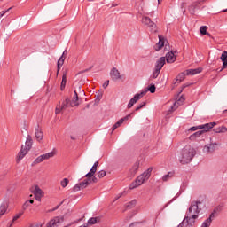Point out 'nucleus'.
I'll list each match as a JSON object with an SVG mask.
<instances>
[{
	"mask_svg": "<svg viewBox=\"0 0 227 227\" xmlns=\"http://www.w3.org/2000/svg\"><path fill=\"white\" fill-rule=\"evenodd\" d=\"M59 208V205L56 206L55 208H53L51 211L54 212L55 210H58Z\"/></svg>",
	"mask_w": 227,
	"mask_h": 227,
	"instance_id": "obj_62",
	"label": "nucleus"
},
{
	"mask_svg": "<svg viewBox=\"0 0 227 227\" xmlns=\"http://www.w3.org/2000/svg\"><path fill=\"white\" fill-rule=\"evenodd\" d=\"M192 223H194V220H189L187 216L184 217L183 222L179 224L180 227H192Z\"/></svg>",
	"mask_w": 227,
	"mask_h": 227,
	"instance_id": "obj_17",
	"label": "nucleus"
},
{
	"mask_svg": "<svg viewBox=\"0 0 227 227\" xmlns=\"http://www.w3.org/2000/svg\"><path fill=\"white\" fill-rule=\"evenodd\" d=\"M61 67L63 66L57 65V75H59V70H61Z\"/></svg>",
	"mask_w": 227,
	"mask_h": 227,
	"instance_id": "obj_59",
	"label": "nucleus"
},
{
	"mask_svg": "<svg viewBox=\"0 0 227 227\" xmlns=\"http://www.w3.org/2000/svg\"><path fill=\"white\" fill-rule=\"evenodd\" d=\"M155 85H151L148 87V91H150V93H155Z\"/></svg>",
	"mask_w": 227,
	"mask_h": 227,
	"instance_id": "obj_46",
	"label": "nucleus"
},
{
	"mask_svg": "<svg viewBox=\"0 0 227 227\" xmlns=\"http://www.w3.org/2000/svg\"><path fill=\"white\" fill-rule=\"evenodd\" d=\"M185 72H186V75H196V74H201V72H203V68L198 67L195 69H188Z\"/></svg>",
	"mask_w": 227,
	"mask_h": 227,
	"instance_id": "obj_18",
	"label": "nucleus"
},
{
	"mask_svg": "<svg viewBox=\"0 0 227 227\" xmlns=\"http://www.w3.org/2000/svg\"><path fill=\"white\" fill-rule=\"evenodd\" d=\"M6 210H8V204L7 203H2L0 206V217L2 215H4L6 214Z\"/></svg>",
	"mask_w": 227,
	"mask_h": 227,
	"instance_id": "obj_27",
	"label": "nucleus"
},
{
	"mask_svg": "<svg viewBox=\"0 0 227 227\" xmlns=\"http://www.w3.org/2000/svg\"><path fill=\"white\" fill-rule=\"evenodd\" d=\"M71 102H75V106H79V95L77 94V90H74V96L73 97V99Z\"/></svg>",
	"mask_w": 227,
	"mask_h": 227,
	"instance_id": "obj_35",
	"label": "nucleus"
},
{
	"mask_svg": "<svg viewBox=\"0 0 227 227\" xmlns=\"http://www.w3.org/2000/svg\"><path fill=\"white\" fill-rule=\"evenodd\" d=\"M185 102V97L181 96L178 100L174 103V106H171L172 111H175L178 106H182Z\"/></svg>",
	"mask_w": 227,
	"mask_h": 227,
	"instance_id": "obj_22",
	"label": "nucleus"
},
{
	"mask_svg": "<svg viewBox=\"0 0 227 227\" xmlns=\"http://www.w3.org/2000/svg\"><path fill=\"white\" fill-rule=\"evenodd\" d=\"M10 10H12V7H10L9 9H7L6 11H2V12H0V19H1L4 15H5L6 13H8V12H10Z\"/></svg>",
	"mask_w": 227,
	"mask_h": 227,
	"instance_id": "obj_49",
	"label": "nucleus"
},
{
	"mask_svg": "<svg viewBox=\"0 0 227 227\" xmlns=\"http://www.w3.org/2000/svg\"><path fill=\"white\" fill-rule=\"evenodd\" d=\"M160 74V69L154 68V71L153 73V79H157L159 77V74Z\"/></svg>",
	"mask_w": 227,
	"mask_h": 227,
	"instance_id": "obj_39",
	"label": "nucleus"
},
{
	"mask_svg": "<svg viewBox=\"0 0 227 227\" xmlns=\"http://www.w3.org/2000/svg\"><path fill=\"white\" fill-rule=\"evenodd\" d=\"M166 65V57H161L156 61L155 68L158 70H162V67Z\"/></svg>",
	"mask_w": 227,
	"mask_h": 227,
	"instance_id": "obj_16",
	"label": "nucleus"
},
{
	"mask_svg": "<svg viewBox=\"0 0 227 227\" xmlns=\"http://www.w3.org/2000/svg\"><path fill=\"white\" fill-rule=\"evenodd\" d=\"M152 171H153V168L150 167L142 175L137 177L136 181L130 184L129 189H136V187H139V185H143L145 180H148V178L152 176Z\"/></svg>",
	"mask_w": 227,
	"mask_h": 227,
	"instance_id": "obj_3",
	"label": "nucleus"
},
{
	"mask_svg": "<svg viewBox=\"0 0 227 227\" xmlns=\"http://www.w3.org/2000/svg\"><path fill=\"white\" fill-rule=\"evenodd\" d=\"M145 106H146V102H142L141 105H139L138 106H137L135 108V111H139L140 109H143V107H145Z\"/></svg>",
	"mask_w": 227,
	"mask_h": 227,
	"instance_id": "obj_44",
	"label": "nucleus"
},
{
	"mask_svg": "<svg viewBox=\"0 0 227 227\" xmlns=\"http://www.w3.org/2000/svg\"><path fill=\"white\" fill-rule=\"evenodd\" d=\"M221 60L227 59V51H223L220 57Z\"/></svg>",
	"mask_w": 227,
	"mask_h": 227,
	"instance_id": "obj_48",
	"label": "nucleus"
},
{
	"mask_svg": "<svg viewBox=\"0 0 227 227\" xmlns=\"http://www.w3.org/2000/svg\"><path fill=\"white\" fill-rule=\"evenodd\" d=\"M65 221V216H55L49 223H47L46 227H58V224Z\"/></svg>",
	"mask_w": 227,
	"mask_h": 227,
	"instance_id": "obj_8",
	"label": "nucleus"
},
{
	"mask_svg": "<svg viewBox=\"0 0 227 227\" xmlns=\"http://www.w3.org/2000/svg\"><path fill=\"white\" fill-rule=\"evenodd\" d=\"M76 105V102H71L68 98H66V100L62 103L60 109L61 111H65L67 107H75Z\"/></svg>",
	"mask_w": 227,
	"mask_h": 227,
	"instance_id": "obj_12",
	"label": "nucleus"
},
{
	"mask_svg": "<svg viewBox=\"0 0 227 227\" xmlns=\"http://www.w3.org/2000/svg\"><path fill=\"white\" fill-rule=\"evenodd\" d=\"M35 136L37 141H42V139H43V132L42 131L39 126H37V128L35 130Z\"/></svg>",
	"mask_w": 227,
	"mask_h": 227,
	"instance_id": "obj_19",
	"label": "nucleus"
},
{
	"mask_svg": "<svg viewBox=\"0 0 227 227\" xmlns=\"http://www.w3.org/2000/svg\"><path fill=\"white\" fill-rule=\"evenodd\" d=\"M196 8H200V2H194L189 6L188 10L191 15H194V13H196Z\"/></svg>",
	"mask_w": 227,
	"mask_h": 227,
	"instance_id": "obj_21",
	"label": "nucleus"
},
{
	"mask_svg": "<svg viewBox=\"0 0 227 227\" xmlns=\"http://www.w3.org/2000/svg\"><path fill=\"white\" fill-rule=\"evenodd\" d=\"M98 221V218H97V217H92V218H90L89 220H88V223H86V224H88V226H89V224H97V222Z\"/></svg>",
	"mask_w": 227,
	"mask_h": 227,
	"instance_id": "obj_37",
	"label": "nucleus"
},
{
	"mask_svg": "<svg viewBox=\"0 0 227 227\" xmlns=\"http://www.w3.org/2000/svg\"><path fill=\"white\" fill-rule=\"evenodd\" d=\"M43 155L42 154L35 160L34 164H40V162H43Z\"/></svg>",
	"mask_w": 227,
	"mask_h": 227,
	"instance_id": "obj_38",
	"label": "nucleus"
},
{
	"mask_svg": "<svg viewBox=\"0 0 227 227\" xmlns=\"http://www.w3.org/2000/svg\"><path fill=\"white\" fill-rule=\"evenodd\" d=\"M67 54H68V51H67V50H65L62 53L61 56H63L64 58H66Z\"/></svg>",
	"mask_w": 227,
	"mask_h": 227,
	"instance_id": "obj_60",
	"label": "nucleus"
},
{
	"mask_svg": "<svg viewBox=\"0 0 227 227\" xmlns=\"http://www.w3.org/2000/svg\"><path fill=\"white\" fill-rule=\"evenodd\" d=\"M205 207H207V202H205L203 200L192 201L186 213V217L192 221L198 219L200 212H201Z\"/></svg>",
	"mask_w": 227,
	"mask_h": 227,
	"instance_id": "obj_1",
	"label": "nucleus"
},
{
	"mask_svg": "<svg viewBox=\"0 0 227 227\" xmlns=\"http://www.w3.org/2000/svg\"><path fill=\"white\" fill-rule=\"evenodd\" d=\"M215 212H217V209H215V210L213 211V213L210 214V215H209V217H208V219H210V223H212V219H215V217H216Z\"/></svg>",
	"mask_w": 227,
	"mask_h": 227,
	"instance_id": "obj_43",
	"label": "nucleus"
},
{
	"mask_svg": "<svg viewBox=\"0 0 227 227\" xmlns=\"http://www.w3.org/2000/svg\"><path fill=\"white\" fill-rule=\"evenodd\" d=\"M217 146H219V144L217 142H212V138H210V144L204 146L203 152L204 153H214L217 150Z\"/></svg>",
	"mask_w": 227,
	"mask_h": 227,
	"instance_id": "obj_7",
	"label": "nucleus"
},
{
	"mask_svg": "<svg viewBox=\"0 0 227 227\" xmlns=\"http://www.w3.org/2000/svg\"><path fill=\"white\" fill-rule=\"evenodd\" d=\"M133 113L126 115L125 117L120 119L118 121H117V125L120 127L123 121H127V120H129V118H130V116H132Z\"/></svg>",
	"mask_w": 227,
	"mask_h": 227,
	"instance_id": "obj_30",
	"label": "nucleus"
},
{
	"mask_svg": "<svg viewBox=\"0 0 227 227\" xmlns=\"http://www.w3.org/2000/svg\"><path fill=\"white\" fill-rule=\"evenodd\" d=\"M90 182H92V184H97V182H98V180L97 179V177L92 176Z\"/></svg>",
	"mask_w": 227,
	"mask_h": 227,
	"instance_id": "obj_56",
	"label": "nucleus"
},
{
	"mask_svg": "<svg viewBox=\"0 0 227 227\" xmlns=\"http://www.w3.org/2000/svg\"><path fill=\"white\" fill-rule=\"evenodd\" d=\"M215 125H217V122H209L204 125H200V129H206L207 132H208V130H210V129H214Z\"/></svg>",
	"mask_w": 227,
	"mask_h": 227,
	"instance_id": "obj_23",
	"label": "nucleus"
},
{
	"mask_svg": "<svg viewBox=\"0 0 227 227\" xmlns=\"http://www.w3.org/2000/svg\"><path fill=\"white\" fill-rule=\"evenodd\" d=\"M196 155V150L191 145L184 146L178 156V160L180 164H189Z\"/></svg>",
	"mask_w": 227,
	"mask_h": 227,
	"instance_id": "obj_2",
	"label": "nucleus"
},
{
	"mask_svg": "<svg viewBox=\"0 0 227 227\" xmlns=\"http://www.w3.org/2000/svg\"><path fill=\"white\" fill-rule=\"evenodd\" d=\"M192 132H194L196 130H201V128H200V125L199 126H193L192 128H190V129Z\"/></svg>",
	"mask_w": 227,
	"mask_h": 227,
	"instance_id": "obj_47",
	"label": "nucleus"
},
{
	"mask_svg": "<svg viewBox=\"0 0 227 227\" xmlns=\"http://www.w3.org/2000/svg\"><path fill=\"white\" fill-rule=\"evenodd\" d=\"M207 29H208V27L207 26H202L200 28V35H207V36H210V33L207 32Z\"/></svg>",
	"mask_w": 227,
	"mask_h": 227,
	"instance_id": "obj_31",
	"label": "nucleus"
},
{
	"mask_svg": "<svg viewBox=\"0 0 227 227\" xmlns=\"http://www.w3.org/2000/svg\"><path fill=\"white\" fill-rule=\"evenodd\" d=\"M61 111H62V110H61V107H60V106H59V107L57 106L56 109H55L56 114H59V113H61Z\"/></svg>",
	"mask_w": 227,
	"mask_h": 227,
	"instance_id": "obj_53",
	"label": "nucleus"
},
{
	"mask_svg": "<svg viewBox=\"0 0 227 227\" xmlns=\"http://www.w3.org/2000/svg\"><path fill=\"white\" fill-rule=\"evenodd\" d=\"M27 152H29V149L27 147H24V145L21 146V150L19 153L17 162H20L24 157L27 154Z\"/></svg>",
	"mask_w": 227,
	"mask_h": 227,
	"instance_id": "obj_14",
	"label": "nucleus"
},
{
	"mask_svg": "<svg viewBox=\"0 0 227 227\" xmlns=\"http://www.w3.org/2000/svg\"><path fill=\"white\" fill-rule=\"evenodd\" d=\"M67 72H68V69H66L65 72H63L62 82L60 85L61 91H63V90H65V86H67Z\"/></svg>",
	"mask_w": 227,
	"mask_h": 227,
	"instance_id": "obj_24",
	"label": "nucleus"
},
{
	"mask_svg": "<svg viewBox=\"0 0 227 227\" xmlns=\"http://www.w3.org/2000/svg\"><path fill=\"white\" fill-rule=\"evenodd\" d=\"M203 134H207V130L197 131L189 137L190 141H196L200 137H203Z\"/></svg>",
	"mask_w": 227,
	"mask_h": 227,
	"instance_id": "obj_11",
	"label": "nucleus"
},
{
	"mask_svg": "<svg viewBox=\"0 0 227 227\" xmlns=\"http://www.w3.org/2000/svg\"><path fill=\"white\" fill-rule=\"evenodd\" d=\"M76 223H79V220H75L74 222H73V223H71L69 224H71V226H72V224H76Z\"/></svg>",
	"mask_w": 227,
	"mask_h": 227,
	"instance_id": "obj_63",
	"label": "nucleus"
},
{
	"mask_svg": "<svg viewBox=\"0 0 227 227\" xmlns=\"http://www.w3.org/2000/svg\"><path fill=\"white\" fill-rule=\"evenodd\" d=\"M185 6H187V4L185 2H183L180 5V8L184 14H185Z\"/></svg>",
	"mask_w": 227,
	"mask_h": 227,
	"instance_id": "obj_45",
	"label": "nucleus"
},
{
	"mask_svg": "<svg viewBox=\"0 0 227 227\" xmlns=\"http://www.w3.org/2000/svg\"><path fill=\"white\" fill-rule=\"evenodd\" d=\"M25 145V147L27 148V150H31V147L33 146V138L31 135H27Z\"/></svg>",
	"mask_w": 227,
	"mask_h": 227,
	"instance_id": "obj_25",
	"label": "nucleus"
},
{
	"mask_svg": "<svg viewBox=\"0 0 227 227\" xmlns=\"http://www.w3.org/2000/svg\"><path fill=\"white\" fill-rule=\"evenodd\" d=\"M22 215V213L17 214L13 218H12V223H15L17 219H19Z\"/></svg>",
	"mask_w": 227,
	"mask_h": 227,
	"instance_id": "obj_50",
	"label": "nucleus"
},
{
	"mask_svg": "<svg viewBox=\"0 0 227 227\" xmlns=\"http://www.w3.org/2000/svg\"><path fill=\"white\" fill-rule=\"evenodd\" d=\"M175 175V173L173 172H168V174H166L165 176H163L162 180L163 182H168V180H169V178H173V176Z\"/></svg>",
	"mask_w": 227,
	"mask_h": 227,
	"instance_id": "obj_33",
	"label": "nucleus"
},
{
	"mask_svg": "<svg viewBox=\"0 0 227 227\" xmlns=\"http://www.w3.org/2000/svg\"><path fill=\"white\" fill-rule=\"evenodd\" d=\"M139 161H137L134 165H133V167H132V168H131V171H132V173H134V175H136V173H137V170L139 169Z\"/></svg>",
	"mask_w": 227,
	"mask_h": 227,
	"instance_id": "obj_34",
	"label": "nucleus"
},
{
	"mask_svg": "<svg viewBox=\"0 0 227 227\" xmlns=\"http://www.w3.org/2000/svg\"><path fill=\"white\" fill-rule=\"evenodd\" d=\"M118 127H120V126H119L118 123L116 122V123L113 126V128H112V132H114L115 129H118Z\"/></svg>",
	"mask_w": 227,
	"mask_h": 227,
	"instance_id": "obj_55",
	"label": "nucleus"
},
{
	"mask_svg": "<svg viewBox=\"0 0 227 227\" xmlns=\"http://www.w3.org/2000/svg\"><path fill=\"white\" fill-rule=\"evenodd\" d=\"M54 155H56V152L52 151L51 153H47L45 154H43V159L44 160H47L49 159H52V157H54Z\"/></svg>",
	"mask_w": 227,
	"mask_h": 227,
	"instance_id": "obj_29",
	"label": "nucleus"
},
{
	"mask_svg": "<svg viewBox=\"0 0 227 227\" xmlns=\"http://www.w3.org/2000/svg\"><path fill=\"white\" fill-rule=\"evenodd\" d=\"M106 175V170H100L99 172H98V178H104Z\"/></svg>",
	"mask_w": 227,
	"mask_h": 227,
	"instance_id": "obj_42",
	"label": "nucleus"
},
{
	"mask_svg": "<svg viewBox=\"0 0 227 227\" xmlns=\"http://www.w3.org/2000/svg\"><path fill=\"white\" fill-rule=\"evenodd\" d=\"M137 201L136 200H131L130 202H129L128 204H126V208H128V210H130L131 208H134L135 205H137Z\"/></svg>",
	"mask_w": 227,
	"mask_h": 227,
	"instance_id": "obj_32",
	"label": "nucleus"
},
{
	"mask_svg": "<svg viewBox=\"0 0 227 227\" xmlns=\"http://www.w3.org/2000/svg\"><path fill=\"white\" fill-rule=\"evenodd\" d=\"M141 21H142V24H144V26H147L151 33H157L158 31L157 24L152 21V19H150V17L144 16Z\"/></svg>",
	"mask_w": 227,
	"mask_h": 227,
	"instance_id": "obj_4",
	"label": "nucleus"
},
{
	"mask_svg": "<svg viewBox=\"0 0 227 227\" xmlns=\"http://www.w3.org/2000/svg\"><path fill=\"white\" fill-rule=\"evenodd\" d=\"M165 61L167 63H175L176 61V56L173 51H169L166 54Z\"/></svg>",
	"mask_w": 227,
	"mask_h": 227,
	"instance_id": "obj_15",
	"label": "nucleus"
},
{
	"mask_svg": "<svg viewBox=\"0 0 227 227\" xmlns=\"http://www.w3.org/2000/svg\"><path fill=\"white\" fill-rule=\"evenodd\" d=\"M214 132H215V134H223L224 132H227V128H226V126H222V127L215 129Z\"/></svg>",
	"mask_w": 227,
	"mask_h": 227,
	"instance_id": "obj_28",
	"label": "nucleus"
},
{
	"mask_svg": "<svg viewBox=\"0 0 227 227\" xmlns=\"http://www.w3.org/2000/svg\"><path fill=\"white\" fill-rule=\"evenodd\" d=\"M70 181L68 180V178H64L62 181H61V183H60V185L62 186V187H67V185H68V183H69Z\"/></svg>",
	"mask_w": 227,
	"mask_h": 227,
	"instance_id": "obj_41",
	"label": "nucleus"
},
{
	"mask_svg": "<svg viewBox=\"0 0 227 227\" xmlns=\"http://www.w3.org/2000/svg\"><path fill=\"white\" fill-rule=\"evenodd\" d=\"M97 168H98V161H96L92 168H90V172H88L85 175V178H91L92 176H95V174L97 173Z\"/></svg>",
	"mask_w": 227,
	"mask_h": 227,
	"instance_id": "obj_13",
	"label": "nucleus"
},
{
	"mask_svg": "<svg viewBox=\"0 0 227 227\" xmlns=\"http://www.w3.org/2000/svg\"><path fill=\"white\" fill-rule=\"evenodd\" d=\"M159 42L155 44L154 49L155 51H159L160 49L166 45V39L162 35H158Z\"/></svg>",
	"mask_w": 227,
	"mask_h": 227,
	"instance_id": "obj_10",
	"label": "nucleus"
},
{
	"mask_svg": "<svg viewBox=\"0 0 227 227\" xmlns=\"http://www.w3.org/2000/svg\"><path fill=\"white\" fill-rule=\"evenodd\" d=\"M88 179H85V182H88V185H90V184H93V181H91V177H87Z\"/></svg>",
	"mask_w": 227,
	"mask_h": 227,
	"instance_id": "obj_57",
	"label": "nucleus"
},
{
	"mask_svg": "<svg viewBox=\"0 0 227 227\" xmlns=\"http://www.w3.org/2000/svg\"><path fill=\"white\" fill-rule=\"evenodd\" d=\"M123 196V192L120 193L119 197H117L115 200H120V198H121Z\"/></svg>",
	"mask_w": 227,
	"mask_h": 227,
	"instance_id": "obj_64",
	"label": "nucleus"
},
{
	"mask_svg": "<svg viewBox=\"0 0 227 227\" xmlns=\"http://www.w3.org/2000/svg\"><path fill=\"white\" fill-rule=\"evenodd\" d=\"M109 86V80H107L105 83H103V88L106 89Z\"/></svg>",
	"mask_w": 227,
	"mask_h": 227,
	"instance_id": "obj_58",
	"label": "nucleus"
},
{
	"mask_svg": "<svg viewBox=\"0 0 227 227\" xmlns=\"http://www.w3.org/2000/svg\"><path fill=\"white\" fill-rule=\"evenodd\" d=\"M185 75H187V73L185 72L180 73L176 78V82H174V84H176V82L180 84V82H182V81L185 79Z\"/></svg>",
	"mask_w": 227,
	"mask_h": 227,
	"instance_id": "obj_26",
	"label": "nucleus"
},
{
	"mask_svg": "<svg viewBox=\"0 0 227 227\" xmlns=\"http://www.w3.org/2000/svg\"><path fill=\"white\" fill-rule=\"evenodd\" d=\"M65 59H67V57L61 56L59 59L57 65H59V67H63V65L65 64Z\"/></svg>",
	"mask_w": 227,
	"mask_h": 227,
	"instance_id": "obj_36",
	"label": "nucleus"
},
{
	"mask_svg": "<svg viewBox=\"0 0 227 227\" xmlns=\"http://www.w3.org/2000/svg\"><path fill=\"white\" fill-rule=\"evenodd\" d=\"M110 76L112 81H118V79H121V75L120 74V71L116 68L114 67L110 71Z\"/></svg>",
	"mask_w": 227,
	"mask_h": 227,
	"instance_id": "obj_9",
	"label": "nucleus"
},
{
	"mask_svg": "<svg viewBox=\"0 0 227 227\" xmlns=\"http://www.w3.org/2000/svg\"><path fill=\"white\" fill-rule=\"evenodd\" d=\"M30 192H32V194H34L36 201H42V198H43L45 194L43 191H42L40 186H38V184L31 186Z\"/></svg>",
	"mask_w": 227,
	"mask_h": 227,
	"instance_id": "obj_5",
	"label": "nucleus"
},
{
	"mask_svg": "<svg viewBox=\"0 0 227 227\" xmlns=\"http://www.w3.org/2000/svg\"><path fill=\"white\" fill-rule=\"evenodd\" d=\"M91 68H93V66H91L90 67H89L87 69L80 71L78 74H86V72H90V70H91Z\"/></svg>",
	"mask_w": 227,
	"mask_h": 227,
	"instance_id": "obj_51",
	"label": "nucleus"
},
{
	"mask_svg": "<svg viewBox=\"0 0 227 227\" xmlns=\"http://www.w3.org/2000/svg\"><path fill=\"white\" fill-rule=\"evenodd\" d=\"M185 88H187V85H183L182 86V90H180L179 93H182L184 91V90H185Z\"/></svg>",
	"mask_w": 227,
	"mask_h": 227,
	"instance_id": "obj_61",
	"label": "nucleus"
},
{
	"mask_svg": "<svg viewBox=\"0 0 227 227\" xmlns=\"http://www.w3.org/2000/svg\"><path fill=\"white\" fill-rule=\"evenodd\" d=\"M88 181H83L81 182L80 184H77L74 187V191L77 192V191H81V189H86V187H88Z\"/></svg>",
	"mask_w": 227,
	"mask_h": 227,
	"instance_id": "obj_20",
	"label": "nucleus"
},
{
	"mask_svg": "<svg viewBox=\"0 0 227 227\" xmlns=\"http://www.w3.org/2000/svg\"><path fill=\"white\" fill-rule=\"evenodd\" d=\"M27 207H29V201H26L23 205V209L26 210V208H27Z\"/></svg>",
	"mask_w": 227,
	"mask_h": 227,
	"instance_id": "obj_54",
	"label": "nucleus"
},
{
	"mask_svg": "<svg viewBox=\"0 0 227 227\" xmlns=\"http://www.w3.org/2000/svg\"><path fill=\"white\" fill-rule=\"evenodd\" d=\"M222 61H223V68H227V59H225Z\"/></svg>",
	"mask_w": 227,
	"mask_h": 227,
	"instance_id": "obj_52",
	"label": "nucleus"
},
{
	"mask_svg": "<svg viewBox=\"0 0 227 227\" xmlns=\"http://www.w3.org/2000/svg\"><path fill=\"white\" fill-rule=\"evenodd\" d=\"M148 90H142L140 93H137L128 103V109H132L134 107V104H137L141 98L146 95Z\"/></svg>",
	"mask_w": 227,
	"mask_h": 227,
	"instance_id": "obj_6",
	"label": "nucleus"
},
{
	"mask_svg": "<svg viewBox=\"0 0 227 227\" xmlns=\"http://www.w3.org/2000/svg\"><path fill=\"white\" fill-rule=\"evenodd\" d=\"M210 224H212V222H210V218H207L201 225V227H210Z\"/></svg>",
	"mask_w": 227,
	"mask_h": 227,
	"instance_id": "obj_40",
	"label": "nucleus"
}]
</instances>
